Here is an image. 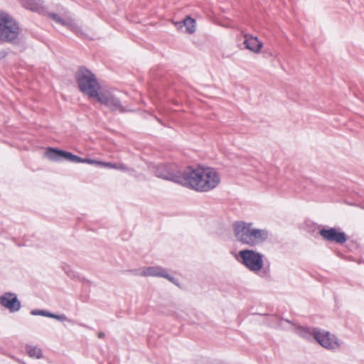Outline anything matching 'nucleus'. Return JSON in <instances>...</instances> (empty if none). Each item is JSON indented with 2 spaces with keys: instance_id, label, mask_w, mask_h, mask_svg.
<instances>
[{
  "instance_id": "obj_1",
  "label": "nucleus",
  "mask_w": 364,
  "mask_h": 364,
  "mask_svg": "<svg viewBox=\"0 0 364 364\" xmlns=\"http://www.w3.org/2000/svg\"><path fill=\"white\" fill-rule=\"evenodd\" d=\"M221 182L220 173L210 166H187L184 168L183 186L196 192L207 193Z\"/></svg>"
},
{
  "instance_id": "obj_2",
  "label": "nucleus",
  "mask_w": 364,
  "mask_h": 364,
  "mask_svg": "<svg viewBox=\"0 0 364 364\" xmlns=\"http://www.w3.org/2000/svg\"><path fill=\"white\" fill-rule=\"evenodd\" d=\"M232 229L236 240L250 247L263 244L270 235L268 230L257 228L252 223L237 221L233 224Z\"/></svg>"
},
{
  "instance_id": "obj_3",
  "label": "nucleus",
  "mask_w": 364,
  "mask_h": 364,
  "mask_svg": "<svg viewBox=\"0 0 364 364\" xmlns=\"http://www.w3.org/2000/svg\"><path fill=\"white\" fill-rule=\"evenodd\" d=\"M289 326L299 336L308 340L315 339L323 348L330 350H337L341 346V341L328 331L322 329H310L300 326L291 324L287 320L281 321V326L288 328Z\"/></svg>"
},
{
  "instance_id": "obj_4",
  "label": "nucleus",
  "mask_w": 364,
  "mask_h": 364,
  "mask_svg": "<svg viewBox=\"0 0 364 364\" xmlns=\"http://www.w3.org/2000/svg\"><path fill=\"white\" fill-rule=\"evenodd\" d=\"M235 259L250 272L263 277L267 274L264 269V255L254 249H243L234 255Z\"/></svg>"
},
{
  "instance_id": "obj_5",
  "label": "nucleus",
  "mask_w": 364,
  "mask_h": 364,
  "mask_svg": "<svg viewBox=\"0 0 364 364\" xmlns=\"http://www.w3.org/2000/svg\"><path fill=\"white\" fill-rule=\"evenodd\" d=\"M75 78L79 90L90 99H94L101 87L95 75L87 69L81 68Z\"/></svg>"
},
{
  "instance_id": "obj_6",
  "label": "nucleus",
  "mask_w": 364,
  "mask_h": 364,
  "mask_svg": "<svg viewBox=\"0 0 364 364\" xmlns=\"http://www.w3.org/2000/svg\"><path fill=\"white\" fill-rule=\"evenodd\" d=\"M20 33L21 28L16 20L8 12L0 10V41L14 42Z\"/></svg>"
},
{
  "instance_id": "obj_7",
  "label": "nucleus",
  "mask_w": 364,
  "mask_h": 364,
  "mask_svg": "<svg viewBox=\"0 0 364 364\" xmlns=\"http://www.w3.org/2000/svg\"><path fill=\"white\" fill-rule=\"evenodd\" d=\"M94 99L112 112H124L127 110L117 96V92L112 88L101 87Z\"/></svg>"
},
{
  "instance_id": "obj_8",
  "label": "nucleus",
  "mask_w": 364,
  "mask_h": 364,
  "mask_svg": "<svg viewBox=\"0 0 364 364\" xmlns=\"http://www.w3.org/2000/svg\"><path fill=\"white\" fill-rule=\"evenodd\" d=\"M154 173L157 177L173 181L183 186L184 168L178 169L173 164H160L155 166Z\"/></svg>"
},
{
  "instance_id": "obj_9",
  "label": "nucleus",
  "mask_w": 364,
  "mask_h": 364,
  "mask_svg": "<svg viewBox=\"0 0 364 364\" xmlns=\"http://www.w3.org/2000/svg\"><path fill=\"white\" fill-rule=\"evenodd\" d=\"M130 272L135 276L144 277H154L166 278L173 284H176V279L171 276L166 269L160 266L141 267L131 270Z\"/></svg>"
},
{
  "instance_id": "obj_10",
  "label": "nucleus",
  "mask_w": 364,
  "mask_h": 364,
  "mask_svg": "<svg viewBox=\"0 0 364 364\" xmlns=\"http://www.w3.org/2000/svg\"><path fill=\"white\" fill-rule=\"evenodd\" d=\"M0 305L10 313L18 312L21 308V302L13 292H5L0 296Z\"/></svg>"
},
{
  "instance_id": "obj_11",
  "label": "nucleus",
  "mask_w": 364,
  "mask_h": 364,
  "mask_svg": "<svg viewBox=\"0 0 364 364\" xmlns=\"http://www.w3.org/2000/svg\"><path fill=\"white\" fill-rule=\"evenodd\" d=\"M319 234L324 240L339 244L344 243L347 240L345 232L334 228H322Z\"/></svg>"
},
{
  "instance_id": "obj_12",
  "label": "nucleus",
  "mask_w": 364,
  "mask_h": 364,
  "mask_svg": "<svg viewBox=\"0 0 364 364\" xmlns=\"http://www.w3.org/2000/svg\"><path fill=\"white\" fill-rule=\"evenodd\" d=\"M173 23L180 32L193 34L196 31V21L190 16H187L183 21H173Z\"/></svg>"
},
{
  "instance_id": "obj_13",
  "label": "nucleus",
  "mask_w": 364,
  "mask_h": 364,
  "mask_svg": "<svg viewBox=\"0 0 364 364\" xmlns=\"http://www.w3.org/2000/svg\"><path fill=\"white\" fill-rule=\"evenodd\" d=\"M50 16L55 23L68 27L77 34L81 33L80 27L72 18H63L55 14H50Z\"/></svg>"
},
{
  "instance_id": "obj_14",
  "label": "nucleus",
  "mask_w": 364,
  "mask_h": 364,
  "mask_svg": "<svg viewBox=\"0 0 364 364\" xmlns=\"http://www.w3.org/2000/svg\"><path fill=\"white\" fill-rule=\"evenodd\" d=\"M244 44L245 48L254 53H260L263 43L257 37L252 35H245Z\"/></svg>"
},
{
  "instance_id": "obj_15",
  "label": "nucleus",
  "mask_w": 364,
  "mask_h": 364,
  "mask_svg": "<svg viewBox=\"0 0 364 364\" xmlns=\"http://www.w3.org/2000/svg\"><path fill=\"white\" fill-rule=\"evenodd\" d=\"M21 5L31 11L41 13L43 11L41 3L37 0H21Z\"/></svg>"
},
{
  "instance_id": "obj_16",
  "label": "nucleus",
  "mask_w": 364,
  "mask_h": 364,
  "mask_svg": "<svg viewBox=\"0 0 364 364\" xmlns=\"http://www.w3.org/2000/svg\"><path fill=\"white\" fill-rule=\"evenodd\" d=\"M102 166L108 168L120 170L123 172H127L130 173L132 172V170L123 163H110L102 161Z\"/></svg>"
},
{
  "instance_id": "obj_17",
  "label": "nucleus",
  "mask_w": 364,
  "mask_h": 364,
  "mask_svg": "<svg viewBox=\"0 0 364 364\" xmlns=\"http://www.w3.org/2000/svg\"><path fill=\"white\" fill-rule=\"evenodd\" d=\"M45 155L48 159L57 161L62 158V151L49 148L46 151Z\"/></svg>"
},
{
  "instance_id": "obj_18",
  "label": "nucleus",
  "mask_w": 364,
  "mask_h": 364,
  "mask_svg": "<svg viewBox=\"0 0 364 364\" xmlns=\"http://www.w3.org/2000/svg\"><path fill=\"white\" fill-rule=\"evenodd\" d=\"M26 352L31 358H40L42 355L41 350L34 346H27Z\"/></svg>"
},
{
  "instance_id": "obj_19",
  "label": "nucleus",
  "mask_w": 364,
  "mask_h": 364,
  "mask_svg": "<svg viewBox=\"0 0 364 364\" xmlns=\"http://www.w3.org/2000/svg\"><path fill=\"white\" fill-rule=\"evenodd\" d=\"M62 158L65 159L68 161L74 162V163H80V157L73 154L70 152L62 151Z\"/></svg>"
},
{
  "instance_id": "obj_20",
  "label": "nucleus",
  "mask_w": 364,
  "mask_h": 364,
  "mask_svg": "<svg viewBox=\"0 0 364 364\" xmlns=\"http://www.w3.org/2000/svg\"><path fill=\"white\" fill-rule=\"evenodd\" d=\"M80 163L88 164H92V165H98V166H102V161H97V160L88 159V158H86V159L80 158Z\"/></svg>"
},
{
  "instance_id": "obj_21",
  "label": "nucleus",
  "mask_w": 364,
  "mask_h": 364,
  "mask_svg": "<svg viewBox=\"0 0 364 364\" xmlns=\"http://www.w3.org/2000/svg\"><path fill=\"white\" fill-rule=\"evenodd\" d=\"M50 312L44 310L33 309L31 311V314L33 316H43L50 318Z\"/></svg>"
},
{
  "instance_id": "obj_22",
  "label": "nucleus",
  "mask_w": 364,
  "mask_h": 364,
  "mask_svg": "<svg viewBox=\"0 0 364 364\" xmlns=\"http://www.w3.org/2000/svg\"><path fill=\"white\" fill-rule=\"evenodd\" d=\"M50 318H53L57 319L58 321H66V320H68L67 317L65 315H63V314L57 315V314H52V313L50 314Z\"/></svg>"
},
{
  "instance_id": "obj_23",
  "label": "nucleus",
  "mask_w": 364,
  "mask_h": 364,
  "mask_svg": "<svg viewBox=\"0 0 364 364\" xmlns=\"http://www.w3.org/2000/svg\"><path fill=\"white\" fill-rule=\"evenodd\" d=\"M103 335H104L103 333H100V334L99 335V336H100V337H102Z\"/></svg>"
}]
</instances>
